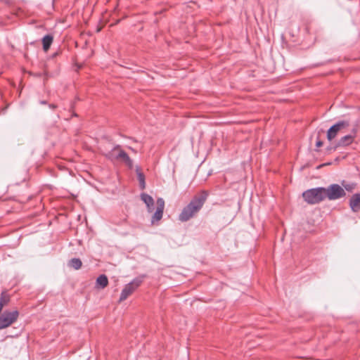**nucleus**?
Returning a JSON list of instances; mask_svg holds the SVG:
<instances>
[{"instance_id":"nucleus-5","label":"nucleus","mask_w":360,"mask_h":360,"mask_svg":"<svg viewBox=\"0 0 360 360\" xmlns=\"http://www.w3.org/2000/svg\"><path fill=\"white\" fill-rule=\"evenodd\" d=\"M142 282L143 277H136L134 279H133L130 283L125 285V286L124 287L121 292L119 301L122 302L125 300L141 285Z\"/></svg>"},{"instance_id":"nucleus-18","label":"nucleus","mask_w":360,"mask_h":360,"mask_svg":"<svg viewBox=\"0 0 360 360\" xmlns=\"http://www.w3.org/2000/svg\"><path fill=\"white\" fill-rule=\"evenodd\" d=\"M342 186L346 191L352 192L355 188L356 184H354V183L345 184L343 182Z\"/></svg>"},{"instance_id":"nucleus-3","label":"nucleus","mask_w":360,"mask_h":360,"mask_svg":"<svg viewBox=\"0 0 360 360\" xmlns=\"http://www.w3.org/2000/svg\"><path fill=\"white\" fill-rule=\"evenodd\" d=\"M18 316L19 312L18 310H5L1 314L0 313V330L10 326L17 321Z\"/></svg>"},{"instance_id":"nucleus-12","label":"nucleus","mask_w":360,"mask_h":360,"mask_svg":"<svg viewBox=\"0 0 360 360\" xmlns=\"http://www.w3.org/2000/svg\"><path fill=\"white\" fill-rule=\"evenodd\" d=\"M119 160H122L129 168L133 167V161L128 154L123 150L118 151Z\"/></svg>"},{"instance_id":"nucleus-1","label":"nucleus","mask_w":360,"mask_h":360,"mask_svg":"<svg viewBox=\"0 0 360 360\" xmlns=\"http://www.w3.org/2000/svg\"><path fill=\"white\" fill-rule=\"evenodd\" d=\"M208 195V191L202 190L198 195L193 196L190 202L181 210L179 215V220L186 222L195 217L203 207Z\"/></svg>"},{"instance_id":"nucleus-7","label":"nucleus","mask_w":360,"mask_h":360,"mask_svg":"<svg viewBox=\"0 0 360 360\" xmlns=\"http://www.w3.org/2000/svg\"><path fill=\"white\" fill-rule=\"evenodd\" d=\"M357 129L354 128L352 133L348 135L342 136L337 143L335 148L344 147L350 145L356 137Z\"/></svg>"},{"instance_id":"nucleus-11","label":"nucleus","mask_w":360,"mask_h":360,"mask_svg":"<svg viewBox=\"0 0 360 360\" xmlns=\"http://www.w3.org/2000/svg\"><path fill=\"white\" fill-rule=\"evenodd\" d=\"M141 199L144 202L146 205L148 210L149 212H153L154 209V200L153 198L148 194L146 193H142L141 194Z\"/></svg>"},{"instance_id":"nucleus-15","label":"nucleus","mask_w":360,"mask_h":360,"mask_svg":"<svg viewBox=\"0 0 360 360\" xmlns=\"http://www.w3.org/2000/svg\"><path fill=\"white\" fill-rule=\"evenodd\" d=\"M108 284V277L105 274L100 275L96 279V286L100 288H105Z\"/></svg>"},{"instance_id":"nucleus-8","label":"nucleus","mask_w":360,"mask_h":360,"mask_svg":"<svg viewBox=\"0 0 360 360\" xmlns=\"http://www.w3.org/2000/svg\"><path fill=\"white\" fill-rule=\"evenodd\" d=\"M165 208V200L162 198L157 200V209L152 217V223L162 219Z\"/></svg>"},{"instance_id":"nucleus-2","label":"nucleus","mask_w":360,"mask_h":360,"mask_svg":"<svg viewBox=\"0 0 360 360\" xmlns=\"http://www.w3.org/2000/svg\"><path fill=\"white\" fill-rule=\"evenodd\" d=\"M302 198L309 205L319 204L326 199L325 188L317 187L308 189L302 193Z\"/></svg>"},{"instance_id":"nucleus-19","label":"nucleus","mask_w":360,"mask_h":360,"mask_svg":"<svg viewBox=\"0 0 360 360\" xmlns=\"http://www.w3.org/2000/svg\"><path fill=\"white\" fill-rule=\"evenodd\" d=\"M323 141H321V140H319V139H318V140L316 141V147H318V148H319V147L322 146H323Z\"/></svg>"},{"instance_id":"nucleus-14","label":"nucleus","mask_w":360,"mask_h":360,"mask_svg":"<svg viewBox=\"0 0 360 360\" xmlns=\"http://www.w3.org/2000/svg\"><path fill=\"white\" fill-rule=\"evenodd\" d=\"M53 40V37L51 34L45 35L42 39V44H43V49L45 51H47Z\"/></svg>"},{"instance_id":"nucleus-20","label":"nucleus","mask_w":360,"mask_h":360,"mask_svg":"<svg viewBox=\"0 0 360 360\" xmlns=\"http://www.w3.org/2000/svg\"><path fill=\"white\" fill-rule=\"evenodd\" d=\"M49 108H51V109H56L57 108V105H56L55 104H50L49 105Z\"/></svg>"},{"instance_id":"nucleus-6","label":"nucleus","mask_w":360,"mask_h":360,"mask_svg":"<svg viewBox=\"0 0 360 360\" xmlns=\"http://www.w3.org/2000/svg\"><path fill=\"white\" fill-rule=\"evenodd\" d=\"M349 126V122L347 120H341L331 126L327 132V139L328 141H332L335 139L338 134L342 130Z\"/></svg>"},{"instance_id":"nucleus-17","label":"nucleus","mask_w":360,"mask_h":360,"mask_svg":"<svg viewBox=\"0 0 360 360\" xmlns=\"http://www.w3.org/2000/svg\"><path fill=\"white\" fill-rule=\"evenodd\" d=\"M137 174H138V179L139 181L140 186H141V189H144L145 186H146L145 176H144L143 174L141 172H138Z\"/></svg>"},{"instance_id":"nucleus-9","label":"nucleus","mask_w":360,"mask_h":360,"mask_svg":"<svg viewBox=\"0 0 360 360\" xmlns=\"http://www.w3.org/2000/svg\"><path fill=\"white\" fill-rule=\"evenodd\" d=\"M121 149L120 145H116L110 150L103 152V155L110 161L119 160L118 151Z\"/></svg>"},{"instance_id":"nucleus-4","label":"nucleus","mask_w":360,"mask_h":360,"mask_svg":"<svg viewBox=\"0 0 360 360\" xmlns=\"http://www.w3.org/2000/svg\"><path fill=\"white\" fill-rule=\"evenodd\" d=\"M345 189L337 184H333L325 188L326 198L329 200H335L345 196Z\"/></svg>"},{"instance_id":"nucleus-16","label":"nucleus","mask_w":360,"mask_h":360,"mask_svg":"<svg viewBox=\"0 0 360 360\" xmlns=\"http://www.w3.org/2000/svg\"><path fill=\"white\" fill-rule=\"evenodd\" d=\"M82 262L79 258H72L69 261V266L77 270L82 267Z\"/></svg>"},{"instance_id":"nucleus-21","label":"nucleus","mask_w":360,"mask_h":360,"mask_svg":"<svg viewBox=\"0 0 360 360\" xmlns=\"http://www.w3.org/2000/svg\"><path fill=\"white\" fill-rule=\"evenodd\" d=\"M40 103L42 104V105H45V104H46V101H41Z\"/></svg>"},{"instance_id":"nucleus-10","label":"nucleus","mask_w":360,"mask_h":360,"mask_svg":"<svg viewBox=\"0 0 360 360\" xmlns=\"http://www.w3.org/2000/svg\"><path fill=\"white\" fill-rule=\"evenodd\" d=\"M352 210L356 212L360 210V193L354 194L349 200Z\"/></svg>"},{"instance_id":"nucleus-13","label":"nucleus","mask_w":360,"mask_h":360,"mask_svg":"<svg viewBox=\"0 0 360 360\" xmlns=\"http://www.w3.org/2000/svg\"><path fill=\"white\" fill-rule=\"evenodd\" d=\"M11 300L10 295L6 292H2L0 296V313L4 307L8 305Z\"/></svg>"}]
</instances>
